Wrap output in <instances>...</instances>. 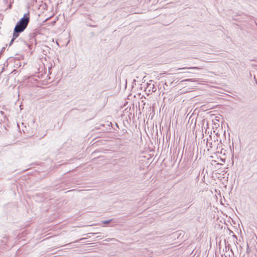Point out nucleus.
Returning <instances> with one entry per match:
<instances>
[{"label": "nucleus", "mask_w": 257, "mask_h": 257, "mask_svg": "<svg viewBox=\"0 0 257 257\" xmlns=\"http://www.w3.org/2000/svg\"><path fill=\"white\" fill-rule=\"evenodd\" d=\"M187 69H198L199 68L197 67H194L192 68H187Z\"/></svg>", "instance_id": "obj_2"}, {"label": "nucleus", "mask_w": 257, "mask_h": 257, "mask_svg": "<svg viewBox=\"0 0 257 257\" xmlns=\"http://www.w3.org/2000/svg\"><path fill=\"white\" fill-rule=\"evenodd\" d=\"M29 23V17H22L17 23L13 34V39L11 44L18 37L19 33L23 32L27 28Z\"/></svg>", "instance_id": "obj_1"}, {"label": "nucleus", "mask_w": 257, "mask_h": 257, "mask_svg": "<svg viewBox=\"0 0 257 257\" xmlns=\"http://www.w3.org/2000/svg\"><path fill=\"white\" fill-rule=\"evenodd\" d=\"M180 69H183V68H180Z\"/></svg>", "instance_id": "obj_4"}, {"label": "nucleus", "mask_w": 257, "mask_h": 257, "mask_svg": "<svg viewBox=\"0 0 257 257\" xmlns=\"http://www.w3.org/2000/svg\"><path fill=\"white\" fill-rule=\"evenodd\" d=\"M109 222H110V221H109V220L105 221H103V223L107 224V223H108Z\"/></svg>", "instance_id": "obj_3"}]
</instances>
